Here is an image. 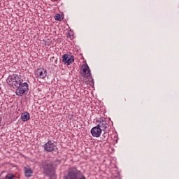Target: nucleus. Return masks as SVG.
Here are the masks:
<instances>
[{
	"mask_svg": "<svg viewBox=\"0 0 179 179\" xmlns=\"http://www.w3.org/2000/svg\"><path fill=\"white\" fill-rule=\"evenodd\" d=\"M6 82L10 89L16 90L18 86H20L21 83H23V79L21 76L13 74L8 77Z\"/></svg>",
	"mask_w": 179,
	"mask_h": 179,
	"instance_id": "nucleus-1",
	"label": "nucleus"
},
{
	"mask_svg": "<svg viewBox=\"0 0 179 179\" xmlns=\"http://www.w3.org/2000/svg\"><path fill=\"white\" fill-rule=\"evenodd\" d=\"M64 179H86L82 172L78 170L75 167H71L68 170V173L66 176L64 177Z\"/></svg>",
	"mask_w": 179,
	"mask_h": 179,
	"instance_id": "nucleus-2",
	"label": "nucleus"
},
{
	"mask_svg": "<svg viewBox=\"0 0 179 179\" xmlns=\"http://www.w3.org/2000/svg\"><path fill=\"white\" fill-rule=\"evenodd\" d=\"M41 166L43 170V174L45 176H51L55 171L54 162L50 160H43L41 162Z\"/></svg>",
	"mask_w": 179,
	"mask_h": 179,
	"instance_id": "nucleus-3",
	"label": "nucleus"
},
{
	"mask_svg": "<svg viewBox=\"0 0 179 179\" xmlns=\"http://www.w3.org/2000/svg\"><path fill=\"white\" fill-rule=\"evenodd\" d=\"M15 90V94L17 96H23V94H26V92L29 90V84H27V83H21L20 86Z\"/></svg>",
	"mask_w": 179,
	"mask_h": 179,
	"instance_id": "nucleus-4",
	"label": "nucleus"
},
{
	"mask_svg": "<svg viewBox=\"0 0 179 179\" xmlns=\"http://www.w3.org/2000/svg\"><path fill=\"white\" fill-rule=\"evenodd\" d=\"M75 62V57L73 55H64L62 56V62L66 64V65H71L73 62Z\"/></svg>",
	"mask_w": 179,
	"mask_h": 179,
	"instance_id": "nucleus-5",
	"label": "nucleus"
},
{
	"mask_svg": "<svg viewBox=\"0 0 179 179\" xmlns=\"http://www.w3.org/2000/svg\"><path fill=\"white\" fill-rule=\"evenodd\" d=\"M44 150L45 152H54L55 150V148L57 146L54 143H52V141H48L44 145H43Z\"/></svg>",
	"mask_w": 179,
	"mask_h": 179,
	"instance_id": "nucleus-6",
	"label": "nucleus"
},
{
	"mask_svg": "<svg viewBox=\"0 0 179 179\" xmlns=\"http://www.w3.org/2000/svg\"><path fill=\"white\" fill-rule=\"evenodd\" d=\"M101 129H100L99 127H94L91 129V134L92 135V136H94V138H99L100 135H101Z\"/></svg>",
	"mask_w": 179,
	"mask_h": 179,
	"instance_id": "nucleus-7",
	"label": "nucleus"
},
{
	"mask_svg": "<svg viewBox=\"0 0 179 179\" xmlns=\"http://www.w3.org/2000/svg\"><path fill=\"white\" fill-rule=\"evenodd\" d=\"M36 75L37 78H40L41 79H44L47 76V70L44 69H39L36 70Z\"/></svg>",
	"mask_w": 179,
	"mask_h": 179,
	"instance_id": "nucleus-8",
	"label": "nucleus"
},
{
	"mask_svg": "<svg viewBox=\"0 0 179 179\" xmlns=\"http://www.w3.org/2000/svg\"><path fill=\"white\" fill-rule=\"evenodd\" d=\"M96 127L100 128L101 131L106 132V130L107 129V122H106V120L103 119H100V120L98 121V124Z\"/></svg>",
	"mask_w": 179,
	"mask_h": 179,
	"instance_id": "nucleus-9",
	"label": "nucleus"
},
{
	"mask_svg": "<svg viewBox=\"0 0 179 179\" xmlns=\"http://www.w3.org/2000/svg\"><path fill=\"white\" fill-rule=\"evenodd\" d=\"M83 68V72L82 75L84 78H89L90 76V69L89 68V66L87 64H85L82 66Z\"/></svg>",
	"mask_w": 179,
	"mask_h": 179,
	"instance_id": "nucleus-10",
	"label": "nucleus"
},
{
	"mask_svg": "<svg viewBox=\"0 0 179 179\" xmlns=\"http://www.w3.org/2000/svg\"><path fill=\"white\" fill-rule=\"evenodd\" d=\"M21 120L24 122H26V121H29L30 120V113L29 112H24L21 115Z\"/></svg>",
	"mask_w": 179,
	"mask_h": 179,
	"instance_id": "nucleus-11",
	"label": "nucleus"
},
{
	"mask_svg": "<svg viewBox=\"0 0 179 179\" xmlns=\"http://www.w3.org/2000/svg\"><path fill=\"white\" fill-rule=\"evenodd\" d=\"M25 177H31L33 176V171L31 169L24 168Z\"/></svg>",
	"mask_w": 179,
	"mask_h": 179,
	"instance_id": "nucleus-12",
	"label": "nucleus"
},
{
	"mask_svg": "<svg viewBox=\"0 0 179 179\" xmlns=\"http://www.w3.org/2000/svg\"><path fill=\"white\" fill-rule=\"evenodd\" d=\"M55 20H58L59 22H61L62 20H64V17H62V15H61V14H57L55 16Z\"/></svg>",
	"mask_w": 179,
	"mask_h": 179,
	"instance_id": "nucleus-13",
	"label": "nucleus"
},
{
	"mask_svg": "<svg viewBox=\"0 0 179 179\" xmlns=\"http://www.w3.org/2000/svg\"><path fill=\"white\" fill-rule=\"evenodd\" d=\"M102 139L103 141H107L108 139V133L104 132L103 134L102 135Z\"/></svg>",
	"mask_w": 179,
	"mask_h": 179,
	"instance_id": "nucleus-14",
	"label": "nucleus"
},
{
	"mask_svg": "<svg viewBox=\"0 0 179 179\" xmlns=\"http://www.w3.org/2000/svg\"><path fill=\"white\" fill-rule=\"evenodd\" d=\"M14 177H15V175H13V174H8L4 177V178L5 179H13Z\"/></svg>",
	"mask_w": 179,
	"mask_h": 179,
	"instance_id": "nucleus-15",
	"label": "nucleus"
},
{
	"mask_svg": "<svg viewBox=\"0 0 179 179\" xmlns=\"http://www.w3.org/2000/svg\"><path fill=\"white\" fill-rule=\"evenodd\" d=\"M1 122H2V118L0 117V127H1Z\"/></svg>",
	"mask_w": 179,
	"mask_h": 179,
	"instance_id": "nucleus-16",
	"label": "nucleus"
},
{
	"mask_svg": "<svg viewBox=\"0 0 179 179\" xmlns=\"http://www.w3.org/2000/svg\"><path fill=\"white\" fill-rule=\"evenodd\" d=\"M57 59L55 61V64H57Z\"/></svg>",
	"mask_w": 179,
	"mask_h": 179,
	"instance_id": "nucleus-17",
	"label": "nucleus"
},
{
	"mask_svg": "<svg viewBox=\"0 0 179 179\" xmlns=\"http://www.w3.org/2000/svg\"><path fill=\"white\" fill-rule=\"evenodd\" d=\"M52 1H58V0H52Z\"/></svg>",
	"mask_w": 179,
	"mask_h": 179,
	"instance_id": "nucleus-18",
	"label": "nucleus"
}]
</instances>
